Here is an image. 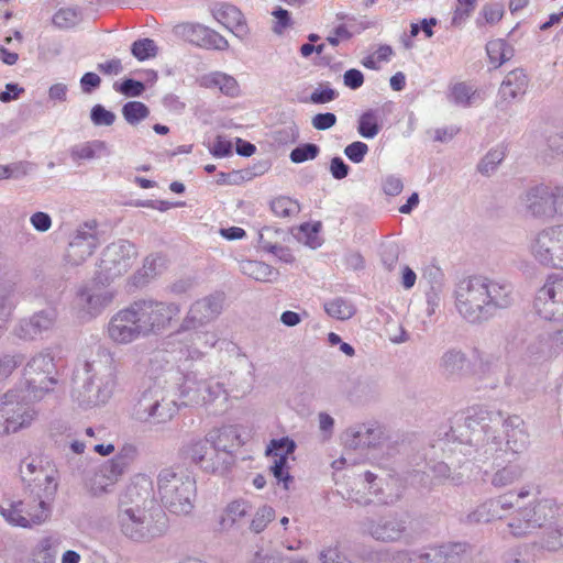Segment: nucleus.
I'll return each instance as SVG.
<instances>
[{
    "label": "nucleus",
    "instance_id": "10",
    "mask_svg": "<svg viewBox=\"0 0 563 563\" xmlns=\"http://www.w3.org/2000/svg\"><path fill=\"white\" fill-rule=\"evenodd\" d=\"M136 246L128 240H118L101 252L95 273L96 280L109 285L123 276L133 266L137 257Z\"/></svg>",
    "mask_w": 563,
    "mask_h": 563
},
{
    "label": "nucleus",
    "instance_id": "17",
    "mask_svg": "<svg viewBox=\"0 0 563 563\" xmlns=\"http://www.w3.org/2000/svg\"><path fill=\"white\" fill-rule=\"evenodd\" d=\"M32 481L34 482L30 490L32 500L24 501L23 515L25 519H32L33 515H42L44 517L41 520L42 525L51 515V503L56 495L58 483L53 473H41Z\"/></svg>",
    "mask_w": 563,
    "mask_h": 563
},
{
    "label": "nucleus",
    "instance_id": "36",
    "mask_svg": "<svg viewBox=\"0 0 563 563\" xmlns=\"http://www.w3.org/2000/svg\"><path fill=\"white\" fill-rule=\"evenodd\" d=\"M60 538L49 534L41 538L33 547L27 563H56Z\"/></svg>",
    "mask_w": 563,
    "mask_h": 563
},
{
    "label": "nucleus",
    "instance_id": "51",
    "mask_svg": "<svg viewBox=\"0 0 563 563\" xmlns=\"http://www.w3.org/2000/svg\"><path fill=\"white\" fill-rule=\"evenodd\" d=\"M321 229L320 222L314 223H303L299 227L297 239L303 244L308 245L311 249H317L321 245L322 241L319 236V232Z\"/></svg>",
    "mask_w": 563,
    "mask_h": 563
},
{
    "label": "nucleus",
    "instance_id": "12",
    "mask_svg": "<svg viewBox=\"0 0 563 563\" xmlns=\"http://www.w3.org/2000/svg\"><path fill=\"white\" fill-rule=\"evenodd\" d=\"M114 297L115 292L95 277L91 284L80 287L77 291L74 300L76 317L84 322L97 318L111 305Z\"/></svg>",
    "mask_w": 563,
    "mask_h": 563
},
{
    "label": "nucleus",
    "instance_id": "1",
    "mask_svg": "<svg viewBox=\"0 0 563 563\" xmlns=\"http://www.w3.org/2000/svg\"><path fill=\"white\" fill-rule=\"evenodd\" d=\"M501 421L500 411L472 409L464 424L451 428L431 444V460L443 457L454 467L466 462L485 463L501 451V439L495 434V428Z\"/></svg>",
    "mask_w": 563,
    "mask_h": 563
},
{
    "label": "nucleus",
    "instance_id": "52",
    "mask_svg": "<svg viewBox=\"0 0 563 563\" xmlns=\"http://www.w3.org/2000/svg\"><path fill=\"white\" fill-rule=\"evenodd\" d=\"M150 114V109L140 101H129L122 107V115L131 125L139 124Z\"/></svg>",
    "mask_w": 563,
    "mask_h": 563
},
{
    "label": "nucleus",
    "instance_id": "11",
    "mask_svg": "<svg viewBox=\"0 0 563 563\" xmlns=\"http://www.w3.org/2000/svg\"><path fill=\"white\" fill-rule=\"evenodd\" d=\"M54 357L48 351L34 354L23 368V380L30 397L40 399L48 391L56 380L54 378Z\"/></svg>",
    "mask_w": 563,
    "mask_h": 563
},
{
    "label": "nucleus",
    "instance_id": "46",
    "mask_svg": "<svg viewBox=\"0 0 563 563\" xmlns=\"http://www.w3.org/2000/svg\"><path fill=\"white\" fill-rule=\"evenodd\" d=\"M102 154H109V148L107 143L100 140L76 145L71 150L73 159H93Z\"/></svg>",
    "mask_w": 563,
    "mask_h": 563
},
{
    "label": "nucleus",
    "instance_id": "13",
    "mask_svg": "<svg viewBox=\"0 0 563 563\" xmlns=\"http://www.w3.org/2000/svg\"><path fill=\"white\" fill-rule=\"evenodd\" d=\"M360 528L364 536L380 543L400 542L408 536L407 519L397 512L377 519L365 517L360 521Z\"/></svg>",
    "mask_w": 563,
    "mask_h": 563
},
{
    "label": "nucleus",
    "instance_id": "3",
    "mask_svg": "<svg viewBox=\"0 0 563 563\" xmlns=\"http://www.w3.org/2000/svg\"><path fill=\"white\" fill-rule=\"evenodd\" d=\"M164 385L148 388L140 397L135 406L136 418L143 422L156 426L169 422L178 412L179 396L177 389L166 375H163Z\"/></svg>",
    "mask_w": 563,
    "mask_h": 563
},
{
    "label": "nucleus",
    "instance_id": "7",
    "mask_svg": "<svg viewBox=\"0 0 563 563\" xmlns=\"http://www.w3.org/2000/svg\"><path fill=\"white\" fill-rule=\"evenodd\" d=\"M486 277L470 276L455 287V307L463 319L477 323L489 318Z\"/></svg>",
    "mask_w": 563,
    "mask_h": 563
},
{
    "label": "nucleus",
    "instance_id": "43",
    "mask_svg": "<svg viewBox=\"0 0 563 563\" xmlns=\"http://www.w3.org/2000/svg\"><path fill=\"white\" fill-rule=\"evenodd\" d=\"M550 355L549 340L544 336H538L527 344L522 358L530 364H536L548 360Z\"/></svg>",
    "mask_w": 563,
    "mask_h": 563
},
{
    "label": "nucleus",
    "instance_id": "16",
    "mask_svg": "<svg viewBox=\"0 0 563 563\" xmlns=\"http://www.w3.org/2000/svg\"><path fill=\"white\" fill-rule=\"evenodd\" d=\"M533 309L545 320L563 321V273L547 279L537 292Z\"/></svg>",
    "mask_w": 563,
    "mask_h": 563
},
{
    "label": "nucleus",
    "instance_id": "45",
    "mask_svg": "<svg viewBox=\"0 0 563 563\" xmlns=\"http://www.w3.org/2000/svg\"><path fill=\"white\" fill-rule=\"evenodd\" d=\"M448 98L454 104L466 108L472 106L479 98V95L472 86L457 82L450 88Z\"/></svg>",
    "mask_w": 563,
    "mask_h": 563
},
{
    "label": "nucleus",
    "instance_id": "25",
    "mask_svg": "<svg viewBox=\"0 0 563 563\" xmlns=\"http://www.w3.org/2000/svg\"><path fill=\"white\" fill-rule=\"evenodd\" d=\"M295 449V441L287 437L272 440L266 449V455L274 457L271 471L278 483L284 484L285 489H288L289 483L292 482L286 465L288 456L294 453Z\"/></svg>",
    "mask_w": 563,
    "mask_h": 563
},
{
    "label": "nucleus",
    "instance_id": "26",
    "mask_svg": "<svg viewBox=\"0 0 563 563\" xmlns=\"http://www.w3.org/2000/svg\"><path fill=\"white\" fill-rule=\"evenodd\" d=\"M342 439L345 448L361 450L379 445L385 437L378 423H361L346 429Z\"/></svg>",
    "mask_w": 563,
    "mask_h": 563
},
{
    "label": "nucleus",
    "instance_id": "31",
    "mask_svg": "<svg viewBox=\"0 0 563 563\" xmlns=\"http://www.w3.org/2000/svg\"><path fill=\"white\" fill-rule=\"evenodd\" d=\"M122 475L106 461L88 478L86 486L95 497L102 496L112 490Z\"/></svg>",
    "mask_w": 563,
    "mask_h": 563
},
{
    "label": "nucleus",
    "instance_id": "61",
    "mask_svg": "<svg viewBox=\"0 0 563 563\" xmlns=\"http://www.w3.org/2000/svg\"><path fill=\"white\" fill-rule=\"evenodd\" d=\"M132 55L139 60H145L147 58L156 56L157 46L151 38H142L135 41L131 46Z\"/></svg>",
    "mask_w": 563,
    "mask_h": 563
},
{
    "label": "nucleus",
    "instance_id": "6",
    "mask_svg": "<svg viewBox=\"0 0 563 563\" xmlns=\"http://www.w3.org/2000/svg\"><path fill=\"white\" fill-rule=\"evenodd\" d=\"M225 431L211 430L205 438L192 439L184 448L185 455L208 473H223L233 462L231 452L223 443Z\"/></svg>",
    "mask_w": 563,
    "mask_h": 563
},
{
    "label": "nucleus",
    "instance_id": "64",
    "mask_svg": "<svg viewBox=\"0 0 563 563\" xmlns=\"http://www.w3.org/2000/svg\"><path fill=\"white\" fill-rule=\"evenodd\" d=\"M91 121L97 126H110L115 121V114L109 110H107L101 104H96L92 107L90 112Z\"/></svg>",
    "mask_w": 563,
    "mask_h": 563
},
{
    "label": "nucleus",
    "instance_id": "47",
    "mask_svg": "<svg viewBox=\"0 0 563 563\" xmlns=\"http://www.w3.org/2000/svg\"><path fill=\"white\" fill-rule=\"evenodd\" d=\"M504 5L499 2L485 3L476 18L477 27L486 25H496L504 16Z\"/></svg>",
    "mask_w": 563,
    "mask_h": 563
},
{
    "label": "nucleus",
    "instance_id": "9",
    "mask_svg": "<svg viewBox=\"0 0 563 563\" xmlns=\"http://www.w3.org/2000/svg\"><path fill=\"white\" fill-rule=\"evenodd\" d=\"M162 511L119 508L117 521L121 533L130 540L146 542L165 531Z\"/></svg>",
    "mask_w": 563,
    "mask_h": 563
},
{
    "label": "nucleus",
    "instance_id": "35",
    "mask_svg": "<svg viewBox=\"0 0 563 563\" xmlns=\"http://www.w3.org/2000/svg\"><path fill=\"white\" fill-rule=\"evenodd\" d=\"M252 510V505L244 499H235L229 503L219 516L221 531H230L235 528Z\"/></svg>",
    "mask_w": 563,
    "mask_h": 563
},
{
    "label": "nucleus",
    "instance_id": "20",
    "mask_svg": "<svg viewBox=\"0 0 563 563\" xmlns=\"http://www.w3.org/2000/svg\"><path fill=\"white\" fill-rule=\"evenodd\" d=\"M223 307V297L221 295H210L196 300L183 319L180 330L177 335L185 331L195 330L213 321L221 313Z\"/></svg>",
    "mask_w": 563,
    "mask_h": 563
},
{
    "label": "nucleus",
    "instance_id": "18",
    "mask_svg": "<svg viewBox=\"0 0 563 563\" xmlns=\"http://www.w3.org/2000/svg\"><path fill=\"white\" fill-rule=\"evenodd\" d=\"M99 245L97 222L95 220L85 222L74 232L69 241L65 261L71 266L82 264Z\"/></svg>",
    "mask_w": 563,
    "mask_h": 563
},
{
    "label": "nucleus",
    "instance_id": "24",
    "mask_svg": "<svg viewBox=\"0 0 563 563\" xmlns=\"http://www.w3.org/2000/svg\"><path fill=\"white\" fill-rule=\"evenodd\" d=\"M503 426L505 433V452L514 455H521L527 451L530 443V435L527 431L523 419L519 416H508L505 418L501 415L500 423L495 428V434L497 429Z\"/></svg>",
    "mask_w": 563,
    "mask_h": 563
},
{
    "label": "nucleus",
    "instance_id": "27",
    "mask_svg": "<svg viewBox=\"0 0 563 563\" xmlns=\"http://www.w3.org/2000/svg\"><path fill=\"white\" fill-rule=\"evenodd\" d=\"M183 35L192 44L207 49L225 51L229 42L214 30L201 24L187 23L181 26Z\"/></svg>",
    "mask_w": 563,
    "mask_h": 563
},
{
    "label": "nucleus",
    "instance_id": "37",
    "mask_svg": "<svg viewBox=\"0 0 563 563\" xmlns=\"http://www.w3.org/2000/svg\"><path fill=\"white\" fill-rule=\"evenodd\" d=\"M24 501H10L7 505H0V515L5 521L12 526L21 528H32L33 526L41 525V520L44 518L42 515H33V518L25 519L23 515Z\"/></svg>",
    "mask_w": 563,
    "mask_h": 563
},
{
    "label": "nucleus",
    "instance_id": "32",
    "mask_svg": "<svg viewBox=\"0 0 563 563\" xmlns=\"http://www.w3.org/2000/svg\"><path fill=\"white\" fill-rule=\"evenodd\" d=\"M0 409L9 420L21 422V428L29 426L34 417L30 407L20 400V397L13 391H9L0 398Z\"/></svg>",
    "mask_w": 563,
    "mask_h": 563
},
{
    "label": "nucleus",
    "instance_id": "54",
    "mask_svg": "<svg viewBox=\"0 0 563 563\" xmlns=\"http://www.w3.org/2000/svg\"><path fill=\"white\" fill-rule=\"evenodd\" d=\"M271 209L275 216L290 218L299 213V203L289 197H278L272 200Z\"/></svg>",
    "mask_w": 563,
    "mask_h": 563
},
{
    "label": "nucleus",
    "instance_id": "15",
    "mask_svg": "<svg viewBox=\"0 0 563 563\" xmlns=\"http://www.w3.org/2000/svg\"><path fill=\"white\" fill-rule=\"evenodd\" d=\"M556 515V507L550 499H541L521 508L508 527L515 537H526L543 527Z\"/></svg>",
    "mask_w": 563,
    "mask_h": 563
},
{
    "label": "nucleus",
    "instance_id": "59",
    "mask_svg": "<svg viewBox=\"0 0 563 563\" xmlns=\"http://www.w3.org/2000/svg\"><path fill=\"white\" fill-rule=\"evenodd\" d=\"M80 21V13L75 8L59 9L53 16V23L60 29H70Z\"/></svg>",
    "mask_w": 563,
    "mask_h": 563
},
{
    "label": "nucleus",
    "instance_id": "40",
    "mask_svg": "<svg viewBox=\"0 0 563 563\" xmlns=\"http://www.w3.org/2000/svg\"><path fill=\"white\" fill-rule=\"evenodd\" d=\"M186 339L190 342L187 347L188 357L200 358L207 350L212 349L218 342V335L213 331H197L188 333Z\"/></svg>",
    "mask_w": 563,
    "mask_h": 563
},
{
    "label": "nucleus",
    "instance_id": "49",
    "mask_svg": "<svg viewBox=\"0 0 563 563\" xmlns=\"http://www.w3.org/2000/svg\"><path fill=\"white\" fill-rule=\"evenodd\" d=\"M137 456V449L134 444H124L117 455L107 462L123 475Z\"/></svg>",
    "mask_w": 563,
    "mask_h": 563
},
{
    "label": "nucleus",
    "instance_id": "19",
    "mask_svg": "<svg viewBox=\"0 0 563 563\" xmlns=\"http://www.w3.org/2000/svg\"><path fill=\"white\" fill-rule=\"evenodd\" d=\"M119 508L162 511L154 497L152 479L144 474L135 475L119 498Z\"/></svg>",
    "mask_w": 563,
    "mask_h": 563
},
{
    "label": "nucleus",
    "instance_id": "23",
    "mask_svg": "<svg viewBox=\"0 0 563 563\" xmlns=\"http://www.w3.org/2000/svg\"><path fill=\"white\" fill-rule=\"evenodd\" d=\"M57 321L55 308L47 307L33 313L30 318L22 319L14 329L18 338L32 341L43 333L52 331Z\"/></svg>",
    "mask_w": 563,
    "mask_h": 563
},
{
    "label": "nucleus",
    "instance_id": "55",
    "mask_svg": "<svg viewBox=\"0 0 563 563\" xmlns=\"http://www.w3.org/2000/svg\"><path fill=\"white\" fill-rule=\"evenodd\" d=\"M358 133L366 139L375 137L379 132L378 114L374 110L364 112L358 120Z\"/></svg>",
    "mask_w": 563,
    "mask_h": 563
},
{
    "label": "nucleus",
    "instance_id": "30",
    "mask_svg": "<svg viewBox=\"0 0 563 563\" xmlns=\"http://www.w3.org/2000/svg\"><path fill=\"white\" fill-rule=\"evenodd\" d=\"M488 296V316H493L497 309H506L515 302L514 287L507 282L493 280L486 277Z\"/></svg>",
    "mask_w": 563,
    "mask_h": 563
},
{
    "label": "nucleus",
    "instance_id": "57",
    "mask_svg": "<svg viewBox=\"0 0 563 563\" xmlns=\"http://www.w3.org/2000/svg\"><path fill=\"white\" fill-rule=\"evenodd\" d=\"M275 518V510L271 506H262L254 514L250 522V531L261 533L267 525Z\"/></svg>",
    "mask_w": 563,
    "mask_h": 563
},
{
    "label": "nucleus",
    "instance_id": "44",
    "mask_svg": "<svg viewBox=\"0 0 563 563\" xmlns=\"http://www.w3.org/2000/svg\"><path fill=\"white\" fill-rule=\"evenodd\" d=\"M213 16L228 30L243 29L245 23L243 21L242 12L232 4H222L213 11Z\"/></svg>",
    "mask_w": 563,
    "mask_h": 563
},
{
    "label": "nucleus",
    "instance_id": "14",
    "mask_svg": "<svg viewBox=\"0 0 563 563\" xmlns=\"http://www.w3.org/2000/svg\"><path fill=\"white\" fill-rule=\"evenodd\" d=\"M531 254L542 265L563 268V225H553L536 234Z\"/></svg>",
    "mask_w": 563,
    "mask_h": 563
},
{
    "label": "nucleus",
    "instance_id": "53",
    "mask_svg": "<svg viewBox=\"0 0 563 563\" xmlns=\"http://www.w3.org/2000/svg\"><path fill=\"white\" fill-rule=\"evenodd\" d=\"M432 453L431 448L426 453L427 465L429 470L432 472L435 479L442 482L444 479H449L451 477V471L454 468L450 462L443 457H434L431 460Z\"/></svg>",
    "mask_w": 563,
    "mask_h": 563
},
{
    "label": "nucleus",
    "instance_id": "60",
    "mask_svg": "<svg viewBox=\"0 0 563 563\" xmlns=\"http://www.w3.org/2000/svg\"><path fill=\"white\" fill-rule=\"evenodd\" d=\"M365 481L369 484V490L377 497L376 503L379 505H394L401 498L400 493L385 494L382 488L375 487L376 475L371 472L365 473Z\"/></svg>",
    "mask_w": 563,
    "mask_h": 563
},
{
    "label": "nucleus",
    "instance_id": "50",
    "mask_svg": "<svg viewBox=\"0 0 563 563\" xmlns=\"http://www.w3.org/2000/svg\"><path fill=\"white\" fill-rule=\"evenodd\" d=\"M486 52L492 64L499 67L512 56V48L504 40L489 41Z\"/></svg>",
    "mask_w": 563,
    "mask_h": 563
},
{
    "label": "nucleus",
    "instance_id": "5",
    "mask_svg": "<svg viewBox=\"0 0 563 563\" xmlns=\"http://www.w3.org/2000/svg\"><path fill=\"white\" fill-rule=\"evenodd\" d=\"M157 489L164 507L175 515H188L194 509L196 482L185 471L165 467L157 475Z\"/></svg>",
    "mask_w": 563,
    "mask_h": 563
},
{
    "label": "nucleus",
    "instance_id": "34",
    "mask_svg": "<svg viewBox=\"0 0 563 563\" xmlns=\"http://www.w3.org/2000/svg\"><path fill=\"white\" fill-rule=\"evenodd\" d=\"M166 268V258L161 253H152L143 261V266L136 271L130 282L135 287H143L150 280L161 275Z\"/></svg>",
    "mask_w": 563,
    "mask_h": 563
},
{
    "label": "nucleus",
    "instance_id": "21",
    "mask_svg": "<svg viewBox=\"0 0 563 563\" xmlns=\"http://www.w3.org/2000/svg\"><path fill=\"white\" fill-rule=\"evenodd\" d=\"M131 303L115 312L108 322V338L115 344H130L143 335Z\"/></svg>",
    "mask_w": 563,
    "mask_h": 563
},
{
    "label": "nucleus",
    "instance_id": "8",
    "mask_svg": "<svg viewBox=\"0 0 563 563\" xmlns=\"http://www.w3.org/2000/svg\"><path fill=\"white\" fill-rule=\"evenodd\" d=\"M143 335H158L167 331L173 320L178 318L180 306L173 301L143 298L131 303Z\"/></svg>",
    "mask_w": 563,
    "mask_h": 563
},
{
    "label": "nucleus",
    "instance_id": "38",
    "mask_svg": "<svg viewBox=\"0 0 563 563\" xmlns=\"http://www.w3.org/2000/svg\"><path fill=\"white\" fill-rule=\"evenodd\" d=\"M527 471V462L518 460L509 462L504 467L497 470L492 476V485L497 488L507 487L520 481Z\"/></svg>",
    "mask_w": 563,
    "mask_h": 563
},
{
    "label": "nucleus",
    "instance_id": "62",
    "mask_svg": "<svg viewBox=\"0 0 563 563\" xmlns=\"http://www.w3.org/2000/svg\"><path fill=\"white\" fill-rule=\"evenodd\" d=\"M505 153L500 148L489 151L478 164V172L483 175L492 174L503 162Z\"/></svg>",
    "mask_w": 563,
    "mask_h": 563
},
{
    "label": "nucleus",
    "instance_id": "56",
    "mask_svg": "<svg viewBox=\"0 0 563 563\" xmlns=\"http://www.w3.org/2000/svg\"><path fill=\"white\" fill-rule=\"evenodd\" d=\"M20 473L23 481L29 482L30 490L34 486V482L32 479L40 476L41 473H53L54 477L57 479L56 471L42 467L35 460L23 461L20 466Z\"/></svg>",
    "mask_w": 563,
    "mask_h": 563
},
{
    "label": "nucleus",
    "instance_id": "22",
    "mask_svg": "<svg viewBox=\"0 0 563 563\" xmlns=\"http://www.w3.org/2000/svg\"><path fill=\"white\" fill-rule=\"evenodd\" d=\"M521 212L529 218L551 220V190L548 184H537L527 188L519 196Z\"/></svg>",
    "mask_w": 563,
    "mask_h": 563
},
{
    "label": "nucleus",
    "instance_id": "2",
    "mask_svg": "<svg viewBox=\"0 0 563 563\" xmlns=\"http://www.w3.org/2000/svg\"><path fill=\"white\" fill-rule=\"evenodd\" d=\"M76 380L81 384L78 400L81 405L95 407L106 404L112 396L115 386L113 361L103 355L91 362H86L82 371L76 374Z\"/></svg>",
    "mask_w": 563,
    "mask_h": 563
},
{
    "label": "nucleus",
    "instance_id": "33",
    "mask_svg": "<svg viewBox=\"0 0 563 563\" xmlns=\"http://www.w3.org/2000/svg\"><path fill=\"white\" fill-rule=\"evenodd\" d=\"M529 78L523 69L517 68L509 71L499 87V97L503 101L511 102L522 97L528 88Z\"/></svg>",
    "mask_w": 563,
    "mask_h": 563
},
{
    "label": "nucleus",
    "instance_id": "4",
    "mask_svg": "<svg viewBox=\"0 0 563 563\" xmlns=\"http://www.w3.org/2000/svg\"><path fill=\"white\" fill-rule=\"evenodd\" d=\"M166 375L173 380L184 406H210L216 405L223 409L228 400V393L223 385L210 379L198 380L195 375H184L178 368L168 366Z\"/></svg>",
    "mask_w": 563,
    "mask_h": 563
},
{
    "label": "nucleus",
    "instance_id": "48",
    "mask_svg": "<svg viewBox=\"0 0 563 563\" xmlns=\"http://www.w3.org/2000/svg\"><path fill=\"white\" fill-rule=\"evenodd\" d=\"M324 310L331 318L341 321L351 319L356 312L354 305L343 298H334L325 302Z\"/></svg>",
    "mask_w": 563,
    "mask_h": 563
},
{
    "label": "nucleus",
    "instance_id": "29",
    "mask_svg": "<svg viewBox=\"0 0 563 563\" xmlns=\"http://www.w3.org/2000/svg\"><path fill=\"white\" fill-rule=\"evenodd\" d=\"M439 369L446 378L461 379L468 374L470 360L462 350L450 349L441 355Z\"/></svg>",
    "mask_w": 563,
    "mask_h": 563
},
{
    "label": "nucleus",
    "instance_id": "39",
    "mask_svg": "<svg viewBox=\"0 0 563 563\" xmlns=\"http://www.w3.org/2000/svg\"><path fill=\"white\" fill-rule=\"evenodd\" d=\"M239 269L243 275L262 283H273L277 280L279 276L276 268L260 261H241L239 263Z\"/></svg>",
    "mask_w": 563,
    "mask_h": 563
},
{
    "label": "nucleus",
    "instance_id": "63",
    "mask_svg": "<svg viewBox=\"0 0 563 563\" xmlns=\"http://www.w3.org/2000/svg\"><path fill=\"white\" fill-rule=\"evenodd\" d=\"M22 362L23 355L20 353L0 354V380L8 378Z\"/></svg>",
    "mask_w": 563,
    "mask_h": 563
},
{
    "label": "nucleus",
    "instance_id": "41",
    "mask_svg": "<svg viewBox=\"0 0 563 563\" xmlns=\"http://www.w3.org/2000/svg\"><path fill=\"white\" fill-rule=\"evenodd\" d=\"M200 85L206 88H218L221 92L231 97L239 92L238 81L232 76L220 71L202 76Z\"/></svg>",
    "mask_w": 563,
    "mask_h": 563
},
{
    "label": "nucleus",
    "instance_id": "58",
    "mask_svg": "<svg viewBox=\"0 0 563 563\" xmlns=\"http://www.w3.org/2000/svg\"><path fill=\"white\" fill-rule=\"evenodd\" d=\"M444 563H462L467 554L466 543H446L441 545Z\"/></svg>",
    "mask_w": 563,
    "mask_h": 563
},
{
    "label": "nucleus",
    "instance_id": "28",
    "mask_svg": "<svg viewBox=\"0 0 563 563\" xmlns=\"http://www.w3.org/2000/svg\"><path fill=\"white\" fill-rule=\"evenodd\" d=\"M516 504L515 495L511 493L499 496L481 505L474 512L468 515V520L471 522H488L494 519H500L504 516V511L510 510Z\"/></svg>",
    "mask_w": 563,
    "mask_h": 563
},
{
    "label": "nucleus",
    "instance_id": "42",
    "mask_svg": "<svg viewBox=\"0 0 563 563\" xmlns=\"http://www.w3.org/2000/svg\"><path fill=\"white\" fill-rule=\"evenodd\" d=\"M474 367V373L478 378L493 377L499 368V356L494 353L475 350Z\"/></svg>",
    "mask_w": 563,
    "mask_h": 563
}]
</instances>
